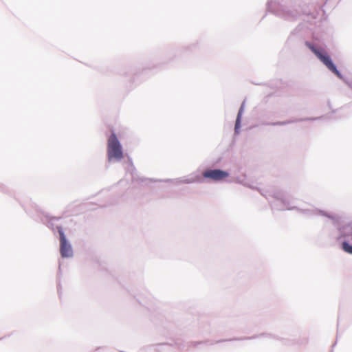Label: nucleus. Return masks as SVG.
<instances>
[{
	"mask_svg": "<svg viewBox=\"0 0 352 352\" xmlns=\"http://www.w3.org/2000/svg\"><path fill=\"white\" fill-rule=\"evenodd\" d=\"M267 336V334L262 333L259 336H253L251 337H242V338H234L230 339H225V340H206L204 341H192L189 342L186 344V348L187 349L190 347H197L199 345H204V346H209V345H213L214 344L221 343L223 342H230L233 340H252L255 339L259 336ZM175 344L178 346V348L180 350H184L186 347V345L182 344V343L177 342H175Z\"/></svg>",
	"mask_w": 352,
	"mask_h": 352,
	"instance_id": "1",
	"label": "nucleus"
},
{
	"mask_svg": "<svg viewBox=\"0 0 352 352\" xmlns=\"http://www.w3.org/2000/svg\"><path fill=\"white\" fill-rule=\"evenodd\" d=\"M311 50L312 52L316 54V56L320 60L321 62L324 63V65L327 66V67L330 71H331L337 76H341L340 73L331 61V58L329 55H327L326 53H324L321 50L319 49L312 47Z\"/></svg>",
	"mask_w": 352,
	"mask_h": 352,
	"instance_id": "3",
	"label": "nucleus"
},
{
	"mask_svg": "<svg viewBox=\"0 0 352 352\" xmlns=\"http://www.w3.org/2000/svg\"><path fill=\"white\" fill-rule=\"evenodd\" d=\"M60 254L63 258L73 257L74 251L72 243H60Z\"/></svg>",
	"mask_w": 352,
	"mask_h": 352,
	"instance_id": "5",
	"label": "nucleus"
},
{
	"mask_svg": "<svg viewBox=\"0 0 352 352\" xmlns=\"http://www.w3.org/2000/svg\"><path fill=\"white\" fill-rule=\"evenodd\" d=\"M58 283H57V291H58V295L60 297V294H61V289H62V287H61V285H60V263H59V266H58Z\"/></svg>",
	"mask_w": 352,
	"mask_h": 352,
	"instance_id": "7",
	"label": "nucleus"
},
{
	"mask_svg": "<svg viewBox=\"0 0 352 352\" xmlns=\"http://www.w3.org/2000/svg\"><path fill=\"white\" fill-rule=\"evenodd\" d=\"M229 175L228 173L219 169L206 170L203 173L205 178L210 179L213 181H221Z\"/></svg>",
	"mask_w": 352,
	"mask_h": 352,
	"instance_id": "4",
	"label": "nucleus"
},
{
	"mask_svg": "<svg viewBox=\"0 0 352 352\" xmlns=\"http://www.w3.org/2000/svg\"><path fill=\"white\" fill-rule=\"evenodd\" d=\"M339 244H340V248L342 250H343L346 253L352 254V243H339Z\"/></svg>",
	"mask_w": 352,
	"mask_h": 352,
	"instance_id": "6",
	"label": "nucleus"
},
{
	"mask_svg": "<svg viewBox=\"0 0 352 352\" xmlns=\"http://www.w3.org/2000/svg\"><path fill=\"white\" fill-rule=\"evenodd\" d=\"M166 345H168V344H166V343H163V344H159L158 346H166Z\"/></svg>",
	"mask_w": 352,
	"mask_h": 352,
	"instance_id": "10",
	"label": "nucleus"
},
{
	"mask_svg": "<svg viewBox=\"0 0 352 352\" xmlns=\"http://www.w3.org/2000/svg\"><path fill=\"white\" fill-rule=\"evenodd\" d=\"M58 234H59V236H60V242L62 243H64V242H67L66 241V238L64 235V233L62 231L61 229H58Z\"/></svg>",
	"mask_w": 352,
	"mask_h": 352,
	"instance_id": "8",
	"label": "nucleus"
},
{
	"mask_svg": "<svg viewBox=\"0 0 352 352\" xmlns=\"http://www.w3.org/2000/svg\"><path fill=\"white\" fill-rule=\"evenodd\" d=\"M107 157L109 162L120 160L123 157L122 146L115 133H112L107 141Z\"/></svg>",
	"mask_w": 352,
	"mask_h": 352,
	"instance_id": "2",
	"label": "nucleus"
},
{
	"mask_svg": "<svg viewBox=\"0 0 352 352\" xmlns=\"http://www.w3.org/2000/svg\"><path fill=\"white\" fill-rule=\"evenodd\" d=\"M284 340L285 341V344H287V340Z\"/></svg>",
	"mask_w": 352,
	"mask_h": 352,
	"instance_id": "11",
	"label": "nucleus"
},
{
	"mask_svg": "<svg viewBox=\"0 0 352 352\" xmlns=\"http://www.w3.org/2000/svg\"><path fill=\"white\" fill-rule=\"evenodd\" d=\"M338 331L337 332L336 340H338ZM336 342H337V341H336V342L332 344V347H334V346H335V345L336 344Z\"/></svg>",
	"mask_w": 352,
	"mask_h": 352,
	"instance_id": "9",
	"label": "nucleus"
}]
</instances>
